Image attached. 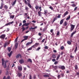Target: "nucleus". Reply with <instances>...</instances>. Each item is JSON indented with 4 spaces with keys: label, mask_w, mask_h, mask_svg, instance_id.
Segmentation results:
<instances>
[{
    "label": "nucleus",
    "mask_w": 79,
    "mask_h": 79,
    "mask_svg": "<svg viewBox=\"0 0 79 79\" xmlns=\"http://www.w3.org/2000/svg\"><path fill=\"white\" fill-rule=\"evenodd\" d=\"M23 0V2H24V3L26 4V5H27L30 8H32V6L30 3H31V0ZM27 1L28 2H27Z\"/></svg>",
    "instance_id": "nucleus-1"
},
{
    "label": "nucleus",
    "mask_w": 79,
    "mask_h": 79,
    "mask_svg": "<svg viewBox=\"0 0 79 79\" xmlns=\"http://www.w3.org/2000/svg\"><path fill=\"white\" fill-rule=\"evenodd\" d=\"M2 66H4L3 67L4 68H6V63L7 62V61H5L3 59H2Z\"/></svg>",
    "instance_id": "nucleus-2"
},
{
    "label": "nucleus",
    "mask_w": 79,
    "mask_h": 79,
    "mask_svg": "<svg viewBox=\"0 0 79 79\" xmlns=\"http://www.w3.org/2000/svg\"><path fill=\"white\" fill-rule=\"evenodd\" d=\"M70 32H72L73 31V30L74 29V27H75V25H73L72 24H71L70 25Z\"/></svg>",
    "instance_id": "nucleus-3"
},
{
    "label": "nucleus",
    "mask_w": 79,
    "mask_h": 79,
    "mask_svg": "<svg viewBox=\"0 0 79 79\" xmlns=\"http://www.w3.org/2000/svg\"><path fill=\"white\" fill-rule=\"evenodd\" d=\"M6 36L5 34H2L0 36V38L1 39H4Z\"/></svg>",
    "instance_id": "nucleus-4"
},
{
    "label": "nucleus",
    "mask_w": 79,
    "mask_h": 79,
    "mask_svg": "<svg viewBox=\"0 0 79 79\" xmlns=\"http://www.w3.org/2000/svg\"><path fill=\"white\" fill-rule=\"evenodd\" d=\"M10 41H9L8 43H6L4 45V47H6V46H8L9 44H10Z\"/></svg>",
    "instance_id": "nucleus-5"
},
{
    "label": "nucleus",
    "mask_w": 79,
    "mask_h": 79,
    "mask_svg": "<svg viewBox=\"0 0 79 79\" xmlns=\"http://www.w3.org/2000/svg\"><path fill=\"white\" fill-rule=\"evenodd\" d=\"M32 42H33V41H32V40H31V42H27L26 44V46H28L30 44H32Z\"/></svg>",
    "instance_id": "nucleus-6"
},
{
    "label": "nucleus",
    "mask_w": 79,
    "mask_h": 79,
    "mask_svg": "<svg viewBox=\"0 0 79 79\" xmlns=\"http://www.w3.org/2000/svg\"><path fill=\"white\" fill-rule=\"evenodd\" d=\"M19 63L20 64H22V63H24V60L23 59H21L19 60Z\"/></svg>",
    "instance_id": "nucleus-7"
},
{
    "label": "nucleus",
    "mask_w": 79,
    "mask_h": 79,
    "mask_svg": "<svg viewBox=\"0 0 79 79\" xmlns=\"http://www.w3.org/2000/svg\"><path fill=\"white\" fill-rule=\"evenodd\" d=\"M18 69L19 70V71H22V69H23L22 68V66H18Z\"/></svg>",
    "instance_id": "nucleus-8"
},
{
    "label": "nucleus",
    "mask_w": 79,
    "mask_h": 79,
    "mask_svg": "<svg viewBox=\"0 0 79 79\" xmlns=\"http://www.w3.org/2000/svg\"><path fill=\"white\" fill-rule=\"evenodd\" d=\"M19 57H21V55L20 54H18L16 56V58H19Z\"/></svg>",
    "instance_id": "nucleus-9"
},
{
    "label": "nucleus",
    "mask_w": 79,
    "mask_h": 79,
    "mask_svg": "<svg viewBox=\"0 0 79 79\" xmlns=\"http://www.w3.org/2000/svg\"><path fill=\"white\" fill-rule=\"evenodd\" d=\"M17 76L19 77H20L22 76V74L21 73H18L17 74Z\"/></svg>",
    "instance_id": "nucleus-10"
},
{
    "label": "nucleus",
    "mask_w": 79,
    "mask_h": 79,
    "mask_svg": "<svg viewBox=\"0 0 79 79\" xmlns=\"http://www.w3.org/2000/svg\"><path fill=\"white\" fill-rule=\"evenodd\" d=\"M10 79V76H8L6 78V77L4 76L3 77V79Z\"/></svg>",
    "instance_id": "nucleus-11"
},
{
    "label": "nucleus",
    "mask_w": 79,
    "mask_h": 79,
    "mask_svg": "<svg viewBox=\"0 0 79 79\" xmlns=\"http://www.w3.org/2000/svg\"><path fill=\"white\" fill-rule=\"evenodd\" d=\"M60 68L62 70L65 69V67L64 65H62L60 66Z\"/></svg>",
    "instance_id": "nucleus-12"
},
{
    "label": "nucleus",
    "mask_w": 79,
    "mask_h": 79,
    "mask_svg": "<svg viewBox=\"0 0 79 79\" xmlns=\"http://www.w3.org/2000/svg\"><path fill=\"white\" fill-rule=\"evenodd\" d=\"M12 52L13 51H11L9 54H8V56H9V57H10V56H11V55Z\"/></svg>",
    "instance_id": "nucleus-13"
},
{
    "label": "nucleus",
    "mask_w": 79,
    "mask_h": 79,
    "mask_svg": "<svg viewBox=\"0 0 79 79\" xmlns=\"http://www.w3.org/2000/svg\"><path fill=\"white\" fill-rule=\"evenodd\" d=\"M15 49H16L17 48H18V43H16L15 44Z\"/></svg>",
    "instance_id": "nucleus-14"
},
{
    "label": "nucleus",
    "mask_w": 79,
    "mask_h": 79,
    "mask_svg": "<svg viewBox=\"0 0 79 79\" xmlns=\"http://www.w3.org/2000/svg\"><path fill=\"white\" fill-rule=\"evenodd\" d=\"M68 14V11H66L64 14L63 16H65L67 15Z\"/></svg>",
    "instance_id": "nucleus-15"
},
{
    "label": "nucleus",
    "mask_w": 79,
    "mask_h": 79,
    "mask_svg": "<svg viewBox=\"0 0 79 79\" xmlns=\"http://www.w3.org/2000/svg\"><path fill=\"white\" fill-rule=\"evenodd\" d=\"M64 20L63 19H62L60 20V25H61L63 23V20Z\"/></svg>",
    "instance_id": "nucleus-16"
},
{
    "label": "nucleus",
    "mask_w": 79,
    "mask_h": 79,
    "mask_svg": "<svg viewBox=\"0 0 79 79\" xmlns=\"http://www.w3.org/2000/svg\"><path fill=\"white\" fill-rule=\"evenodd\" d=\"M15 18V15H12L11 16H10V18L12 19H13Z\"/></svg>",
    "instance_id": "nucleus-17"
},
{
    "label": "nucleus",
    "mask_w": 79,
    "mask_h": 79,
    "mask_svg": "<svg viewBox=\"0 0 79 79\" xmlns=\"http://www.w3.org/2000/svg\"><path fill=\"white\" fill-rule=\"evenodd\" d=\"M16 0H15V1L13 2L12 5V6H14L15 5L16 3Z\"/></svg>",
    "instance_id": "nucleus-18"
},
{
    "label": "nucleus",
    "mask_w": 79,
    "mask_h": 79,
    "mask_svg": "<svg viewBox=\"0 0 79 79\" xmlns=\"http://www.w3.org/2000/svg\"><path fill=\"white\" fill-rule=\"evenodd\" d=\"M50 67H52V68H54V69H57V67L56 66H53V65H51L50 66Z\"/></svg>",
    "instance_id": "nucleus-19"
},
{
    "label": "nucleus",
    "mask_w": 79,
    "mask_h": 79,
    "mask_svg": "<svg viewBox=\"0 0 79 79\" xmlns=\"http://www.w3.org/2000/svg\"><path fill=\"white\" fill-rule=\"evenodd\" d=\"M25 26H29L30 24V23H24Z\"/></svg>",
    "instance_id": "nucleus-20"
},
{
    "label": "nucleus",
    "mask_w": 79,
    "mask_h": 79,
    "mask_svg": "<svg viewBox=\"0 0 79 79\" xmlns=\"http://www.w3.org/2000/svg\"><path fill=\"white\" fill-rule=\"evenodd\" d=\"M27 62H30V63H32V60H31V59H29L27 60Z\"/></svg>",
    "instance_id": "nucleus-21"
},
{
    "label": "nucleus",
    "mask_w": 79,
    "mask_h": 79,
    "mask_svg": "<svg viewBox=\"0 0 79 79\" xmlns=\"http://www.w3.org/2000/svg\"><path fill=\"white\" fill-rule=\"evenodd\" d=\"M70 18L71 16H70V15H69V16L67 18H66V20H67H67H69V19Z\"/></svg>",
    "instance_id": "nucleus-22"
},
{
    "label": "nucleus",
    "mask_w": 79,
    "mask_h": 79,
    "mask_svg": "<svg viewBox=\"0 0 79 79\" xmlns=\"http://www.w3.org/2000/svg\"><path fill=\"white\" fill-rule=\"evenodd\" d=\"M38 14L39 16H42V14H41V12H40V11L38 12Z\"/></svg>",
    "instance_id": "nucleus-23"
},
{
    "label": "nucleus",
    "mask_w": 79,
    "mask_h": 79,
    "mask_svg": "<svg viewBox=\"0 0 79 79\" xmlns=\"http://www.w3.org/2000/svg\"><path fill=\"white\" fill-rule=\"evenodd\" d=\"M57 17H56L53 19V22H54L57 20Z\"/></svg>",
    "instance_id": "nucleus-24"
},
{
    "label": "nucleus",
    "mask_w": 79,
    "mask_h": 79,
    "mask_svg": "<svg viewBox=\"0 0 79 79\" xmlns=\"http://www.w3.org/2000/svg\"><path fill=\"white\" fill-rule=\"evenodd\" d=\"M60 57V55H58L57 56L56 58V60H58V59H59V58Z\"/></svg>",
    "instance_id": "nucleus-25"
},
{
    "label": "nucleus",
    "mask_w": 79,
    "mask_h": 79,
    "mask_svg": "<svg viewBox=\"0 0 79 79\" xmlns=\"http://www.w3.org/2000/svg\"><path fill=\"white\" fill-rule=\"evenodd\" d=\"M77 50V46H76L75 47V48L74 50V52L75 53H76V51Z\"/></svg>",
    "instance_id": "nucleus-26"
},
{
    "label": "nucleus",
    "mask_w": 79,
    "mask_h": 79,
    "mask_svg": "<svg viewBox=\"0 0 79 79\" xmlns=\"http://www.w3.org/2000/svg\"><path fill=\"white\" fill-rule=\"evenodd\" d=\"M60 31H58L56 33V36H58V35H60Z\"/></svg>",
    "instance_id": "nucleus-27"
},
{
    "label": "nucleus",
    "mask_w": 79,
    "mask_h": 79,
    "mask_svg": "<svg viewBox=\"0 0 79 79\" xmlns=\"http://www.w3.org/2000/svg\"><path fill=\"white\" fill-rule=\"evenodd\" d=\"M76 31H75L73 32L71 35V36H73V35L74 34H75V33H76Z\"/></svg>",
    "instance_id": "nucleus-28"
},
{
    "label": "nucleus",
    "mask_w": 79,
    "mask_h": 79,
    "mask_svg": "<svg viewBox=\"0 0 79 79\" xmlns=\"http://www.w3.org/2000/svg\"><path fill=\"white\" fill-rule=\"evenodd\" d=\"M67 24L68 23H67V22H66V21H65V22L64 23V26H66L67 25Z\"/></svg>",
    "instance_id": "nucleus-29"
},
{
    "label": "nucleus",
    "mask_w": 79,
    "mask_h": 79,
    "mask_svg": "<svg viewBox=\"0 0 79 79\" xmlns=\"http://www.w3.org/2000/svg\"><path fill=\"white\" fill-rule=\"evenodd\" d=\"M21 29H22V32H23L24 31H25V30H26V29L24 27H23Z\"/></svg>",
    "instance_id": "nucleus-30"
},
{
    "label": "nucleus",
    "mask_w": 79,
    "mask_h": 79,
    "mask_svg": "<svg viewBox=\"0 0 79 79\" xmlns=\"http://www.w3.org/2000/svg\"><path fill=\"white\" fill-rule=\"evenodd\" d=\"M52 57L53 58H56V56L54 54H53L52 55Z\"/></svg>",
    "instance_id": "nucleus-31"
},
{
    "label": "nucleus",
    "mask_w": 79,
    "mask_h": 79,
    "mask_svg": "<svg viewBox=\"0 0 79 79\" xmlns=\"http://www.w3.org/2000/svg\"><path fill=\"white\" fill-rule=\"evenodd\" d=\"M67 44H69V45H71V41H67Z\"/></svg>",
    "instance_id": "nucleus-32"
},
{
    "label": "nucleus",
    "mask_w": 79,
    "mask_h": 79,
    "mask_svg": "<svg viewBox=\"0 0 79 79\" xmlns=\"http://www.w3.org/2000/svg\"><path fill=\"white\" fill-rule=\"evenodd\" d=\"M75 69H78V67H77V65H75Z\"/></svg>",
    "instance_id": "nucleus-33"
},
{
    "label": "nucleus",
    "mask_w": 79,
    "mask_h": 79,
    "mask_svg": "<svg viewBox=\"0 0 79 79\" xmlns=\"http://www.w3.org/2000/svg\"><path fill=\"white\" fill-rule=\"evenodd\" d=\"M39 45V44L36 43L35 45H33V47H35V46H37V45Z\"/></svg>",
    "instance_id": "nucleus-34"
},
{
    "label": "nucleus",
    "mask_w": 79,
    "mask_h": 79,
    "mask_svg": "<svg viewBox=\"0 0 79 79\" xmlns=\"http://www.w3.org/2000/svg\"><path fill=\"white\" fill-rule=\"evenodd\" d=\"M24 38L25 40H27L28 38V37L27 36H24Z\"/></svg>",
    "instance_id": "nucleus-35"
},
{
    "label": "nucleus",
    "mask_w": 79,
    "mask_h": 79,
    "mask_svg": "<svg viewBox=\"0 0 79 79\" xmlns=\"http://www.w3.org/2000/svg\"><path fill=\"white\" fill-rule=\"evenodd\" d=\"M9 52H10L11 51V48L10 47H8L7 48Z\"/></svg>",
    "instance_id": "nucleus-36"
},
{
    "label": "nucleus",
    "mask_w": 79,
    "mask_h": 79,
    "mask_svg": "<svg viewBox=\"0 0 79 79\" xmlns=\"http://www.w3.org/2000/svg\"><path fill=\"white\" fill-rule=\"evenodd\" d=\"M44 15H46V14H47V10H44Z\"/></svg>",
    "instance_id": "nucleus-37"
},
{
    "label": "nucleus",
    "mask_w": 79,
    "mask_h": 79,
    "mask_svg": "<svg viewBox=\"0 0 79 79\" xmlns=\"http://www.w3.org/2000/svg\"><path fill=\"white\" fill-rule=\"evenodd\" d=\"M44 77H49V76L48 75H44Z\"/></svg>",
    "instance_id": "nucleus-38"
},
{
    "label": "nucleus",
    "mask_w": 79,
    "mask_h": 79,
    "mask_svg": "<svg viewBox=\"0 0 79 79\" xmlns=\"http://www.w3.org/2000/svg\"><path fill=\"white\" fill-rule=\"evenodd\" d=\"M14 23V22L13 21L9 23V25H10V24H12L13 23Z\"/></svg>",
    "instance_id": "nucleus-39"
},
{
    "label": "nucleus",
    "mask_w": 79,
    "mask_h": 79,
    "mask_svg": "<svg viewBox=\"0 0 79 79\" xmlns=\"http://www.w3.org/2000/svg\"><path fill=\"white\" fill-rule=\"evenodd\" d=\"M32 47H31L27 49V51H29V50H32Z\"/></svg>",
    "instance_id": "nucleus-40"
},
{
    "label": "nucleus",
    "mask_w": 79,
    "mask_h": 79,
    "mask_svg": "<svg viewBox=\"0 0 79 79\" xmlns=\"http://www.w3.org/2000/svg\"><path fill=\"white\" fill-rule=\"evenodd\" d=\"M49 8H50V9H51V10H53V7H52V6H50L49 7Z\"/></svg>",
    "instance_id": "nucleus-41"
},
{
    "label": "nucleus",
    "mask_w": 79,
    "mask_h": 79,
    "mask_svg": "<svg viewBox=\"0 0 79 79\" xmlns=\"http://www.w3.org/2000/svg\"><path fill=\"white\" fill-rule=\"evenodd\" d=\"M29 10V8L27 7H25V10L27 11H28Z\"/></svg>",
    "instance_id": "nucleus-42"
},
{
    "label": "nucleus",
    "mask_w": 79,
    "mask_h": 79,
    "mask_svg": "<svg viewBox=\"0 0 79 79\" xmlns=\"http://www.w3.org/2000/svg\"><path fill=\"white\" fill-rule=\"evenodd\" d=\"M47 30V27H45L43 29V32H44V31H45Z\"/></svg>",
    "instance_id": "nucleus-43"
},
{
    "label": "nucleus",
    "mask_w": 79,
    "mask_h": 79,
    "mask_svg": "<svg viewBox=\"0 0 79 79\" xmlns=\"http://www.w3.org/2000/svg\"><path fill=\"white\" fill-rule=\"evenodd\" d=\"M33 79H35L36 78V75H34V76L33 77Z\"/></svg>",
    "instance_id": "nucleus-44"
},
{
    "label": "nucleus",
    "mask_w": 79,
    "mask_h": 79,
    "mask_svg": "<svg viewBox=\"0 0 79 79\" xmlns=\"http://www.w3.org/2000/svg\"><path fill=\"white\" fill-rule=\"evenodd\" d=\"M44 48H45V49H48V47L45 46Z\"/></svg>",
    "instance_id": "nucleus-45"
},
{
    "label": "nucleus",
    "mask_w": 79,
    "mask_h": 79,
    "mask_svg": "<svg viewBox=\"0 0 79 79\" xmlns=\"http://www.w3.org/2000/svg\"><path fill=\"white\" fill-rule=\"evenodd\" d=\"M57 77H58V79H60V78L61 77V75L60 74L58 75L57 76Z\"/></svg>",
    "instance_id": "nucleus-46"
},
{
    "label": "nucleus",
    "mask_w": 79,
    "mask_h": 79,
    "mask_svg": "<svg viewBox=\"0 0 79 79\" xmlns=\"http://www.w3.org/2000/svg\"><path fill=\"white\" fill-rule=\"evenodd\" d=\"M71 6H72L73 7H75V6H76V5H75L74 4H72Z\"/></svg>",
    "instance_id": "nucleus-47"
},
{
    "label": "nucleus",
    "mask_w": 79,
    "mask_h": 79,
    "mask_svg": "<svg viewBox=\"0 0 79 79\" xmlns=\"http://www.w3.org/2000/svg\"><path fill=\"white\" fill-rule=\"evenodd\" d=\"M29 30H31V29H35V28L31 27L29 29Z\"/></svg>",
    "instance_id": "nucleus-48"
},
{
    "label": "nucleus",
    "mask_w": 79,
    "mask_h": 79,
    "mask_svg": "<svg viewBox=\"0 0 79 79\" xmlns=\"http://www.w3.org/2000/svg\"><path fill=\"white\" fill-rule=\"evenodd\" d=\"M18 40V37H17L15 40V42H17V40Z\"/></svg>",
    "instance_id": "nucleus-49"
},
{
    "label": "nucleus",
    "mask_w": 79,
    "mask_h": 79,
    "mask_svg": "<svg viewBox=\"0 0 79 79\" xmlns=\"http://www.w3.org/2000/svg\"><path fill=\"white\" fill-rule=\"evenodd\" d=\"M61 50H63L64 49V47L63 46H62L60 47Z\"/></svg>",
    "instance_id": "nucleus-50"
},
{
    "label": "nucleus",
    "mask_w": 79,
    "mask_h": 79,
    "mask_svg": "<svg viewBox=\"0 0 79 79\" xmlns=\"http://www.w3.org/2000/svg\"><path fill=\"white\" fill-rule=\"evenodd\" d=\"M40 48L39 47L37 49H36V51H37L38 50H40Z\"/></svg>",
    "instance_id": "nucleus-51"
},
{
    "label": "nucleus",
    "mask_w": 79,
    "mask_h": 79,
    "mask_svg": "<svg viewBox=\"0 0 79 79\" xmlns=\"http://www.w3.org/2000/svg\"><path fill=\"white\" fill-rule=\"evenodd\" d=\"M61 76L62 77H64V73H61L60 74Z\"/></svg>",
    "instance_id": "nucleus-52"
},
{
    "label": "nucleus",
    "mask_w": 79,
    "mask_h": 79,
    "mask_svg": "<svg viewBox=\"0 0 79 79\" xmlns=\"http://www.w3.org/2000/svg\"><path fill=\"white\" fill-rule=\"evenodd\" d=\"M4 8L6 9H8V6H6V5L5 6Z\"/></svg>",
    "instance_id": "nucleus-53"
},
{
    "label": "nucleus",
    "mask_w": 79,
    "mask_h": 79,
    "mask_svg": "<svg viewBox=\"0 0 79 79\" xmlns=\"http://www.w3.org/2000/svg\"><path fill=\"white\" fill-rule=\"evenodd\" d=\"M58 64V62L57 61H56L54 62L55 64Z\"/></svg>",
    "instance_id": "nucleus-54"
},
{
    "label": "nucleus",
    "mask_w": 79,
    "mask_h": 79,
    "mask_svg": "<svg viewBox=\"0 0 79 79\" xmlns=\"http://www.w3.org/2000/svg\"><path fill=\"white\" fill-rule=\"evenodd\" d=\"M23 23H26V21L25 20H24L23 21Z\"/></svg>",
    "instance_id": "nucleus-55"
},
{
    "label": "nucleus",
    "mask_w": 79,
    "mask_h": 79,
    "mask_svg": "<svg viewBox=\"0 0 79 79\" xmlns=\"http://www.w3.org/2000/svg\"><path fill=\"white\" fill-rule=\"evenodd\" d=\"M29 79H32V76L31 75H30Z\"/></svg>",
    "instance_id": "nucleus-56"
},
{
    "label": "nucleus",
    "mask_w": 79,
    "mask_h": 79,
    "mask_svg": "<svg viewBox=\"0 0 79 79\" xmlns=\"http://www.w3.org/2000/svg\"><path fill=\"white\" fill-rule=\"evenodd\" d=\"M60 17H61V16H60V15H59L57 16V18H60Z\"/></svg>",
    "instance_id": "nucleus-57"
},
{
    "label": "nucleus",
    "mask_w": 79,
    "mask_h": 79,
    "mask_svg": "<svg viewBox=\"0 0 79 79\" xmlns=\"http://www.w3.org/2000/svg\"><path fill=\"white\" fill-rule=\"evenodd\" d=\"M10 31V29L9 28H7V30L6 31V32H8Z\"/></svg>",
    "instance_id": "nucleus-58"
},
{
    "label": "nucleus",
    "mask_w": 79,
    "mask_h": 79,
    "mask_svg": "<svg viewBox=\"0 0 79 79\" xmlns=\"http://www.w3.org/2000/svg\"><path fill=\"white\" fill-rule=\"evenodd\" d=\"M35 8H36V10H37V9H38V8H39V6H36L35 7Z\"/></svg>",
    "instance_id": "nucleus-59"
},
{
    "label": "nucleus",
    "mask_w": 79,
    "mask_h": 79,
    "mask_svg": "<svg viewBox=\"0 0 79 79\" xmlns=\"http://www.w3.org/2000/svg\"><path fill=\"white\" fill-rule=\"evenodd\" d=\"M22 26V23H20L19 26L20 27V26Z\"/></svg>",
    "instance_id": "nucleus-60"
},
{
    "label": "nucleus",
    "mask_w": 79,
    "mask_h": 79,
    "mask_svg": "<svg viewBox=\"0 0 79 79\" xmlns=\"http://www.w3.org/2000/svg\"><path fill=\"white\" fill-rule=\"evenodd\" d=\"M77 7H75L74 11H75V10L77 9Z\"/></svg>",
    "instance_id": "nucleus-61"
},
{
    "label": "nucleus",
    "mask_w": 79,
    "mask_h": 79,
    "mask_svg": "<svg viewBox=\"0 0 79 79\" xmlns=\"http://www.w3.org/2000/svg\"><path fill=\"white\" fill-rule=\"evenodd\" d=\"M52 61H53V62H55V61H56V60H55V59H53L52 60Z\"/></svg>",
    "instance_id": "nucleus-62"
},
{
    "label": "nucleus",
    "mask_w": 79,
    "mask_h": 79,
    "mask_svg": "<svg viewBox=\"0 0 79 79\" xmlns=\"http://www.w3.org/2000/svg\"><path fill=\"white\" fill-rule=\"evenodd\" d=\"M9 25H10L9 24V23H8L6 24L5 26H8Z\"/></svg>",
    "instance_id": "nucleus-63"
},
{
    "label": "nucleus",
    "mask_w": 79,
    "mask_h": 79,
    "mask_svg": "<svg viewBox=\"0 0 79 79\" xmlns=\"http://www.w3.org/2000/svg\"><path fill=\"white\" fill-rule=\"evenodd\" d=\"M45 39H44L42 41V42L43 43L44 42V41H45Z\"/></svg>",
    "instance_id": "nucleus-64"
}]
</instances>
